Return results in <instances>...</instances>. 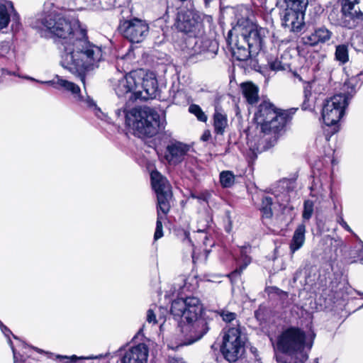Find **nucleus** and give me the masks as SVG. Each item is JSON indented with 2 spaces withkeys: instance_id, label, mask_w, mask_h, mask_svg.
Segmentation results:
<instances>
[{
  "instance_id": "obj_8",
  "label": "nucleus",
  "mask_w": 363,
  "mask_h": 363,
  "mask_svg": "<svg viewBox=\"0 0 363 363\" xmlns=\"http://www.w3.org/2000/svg\"><path fill=\"white\" fill-rule=\"evenodd\" d=\"M242 26V23L238 21L234 30L239 32L238 36L240 38V43H245L252 49L255 53L262 49L264 38L267 30L257 25L251 24L246 21V26Z\"/></svg>"
},
{
  "instance_id": "obj_12",
  "label": "nucleus",
  "mask_w": 363,
  "mask_h": 363,
  "mask_svg": "<svg viewBox=\"0 0 363 363\" xmlns=\"http://www.w3.org/2000/svg\"><path fill=\"white\" fill-rule=\"evenodd\" d=\"M118 29L124 38L133 43L142 42L149 32L147 23L138 18L121 21Z\"/></svg>"
},
{
  "instance_id": "obj_49",
  "label": "nucleus",
  "mask_w": 363,
  "mask_h": 363,
  "mask_svg": "<svg viewBox=\"0 0 363 363\" xmlns=\"http://www.w3.org/2000/svg\"><path fill=\"white\" fill-rule=\"evenodd\" d=\"M213 1V0H203L204 5L206 7H208L210 6V4Z\"/></svg>"
},
{
  "instance_id": "obj_46",
  "label": "nucleus",
  "mask_w": 363,
  "mask_h": 363,
  "mask_svg": "<svg viewBox=\"0 0 363 363\" xmlns=\"http://www.w3.org/2000/svg\"><path fill=\"white\" fill-rule=\"evenodd\" d=\"M169 363H185L182 359L179 358H172L169 360Z\"/></svg>"
},
{
  "instance_id": "obj_53",
  "label": "nucleus",
  "mask_w": 363,
  "mask_h": 363,
  "mask_svg": "<svg viewBox=\"0 0 363 363\" xmlns=\"http://www.w3.org/2000/svg\"><path fill=\"white\" fill-rule=\"evenodd\" d=\"M179 1L182 2H184V1H186L187 0H179Z\"/></svg>"
},
{
  "instance_id": "obj_7",
  "label": "nucleus",
  "mask_w": 363,
  "mask_h": 363,
  "mask_svg": "<svg viewBox=\"0 0 363 363\" xmlns=\"http://www.w3.org/2000/svg\"><path fill=\"white\" fill-rule=\"evenodd\" d=\"M235 322L236 324L229 325L225 332L221 346V352L229 362H235L242 355L246 340L240 325L237 320Z\"/></svg>"
},
{
  "instance_id": "obj_29",
  "label": "nucleus",
  "mask_w": 363,
  "mask_h": 363,
  "mask_svg": "<svg viewBox=\"0 0 363 363\" xmlns=\"http://www.w3.org/2000/svg\"><path fill=\"white\" fill-rule=\"evenodd\" d=\"M235 177L231 171H223L220 173V183L223 188H230L235 183Z\"/></svg>"
},
{
  "instance_id": "obj_21",
  "label": "nucleus",
  "mask_w": 363,
  "mask_h": 363,
  "mask_svg": "<svg viewBox=\"0 0 363 363\" xmlns=\"http://www.w3.org/2000/svg\"><path fill=\"white\" fill-rule=\"evenodd\" d=\"M15 11L13 4L10 1H0V30L6 28L11 20V15Z\"/></svg>"
},
{
  "instance_id": "obj_32",
  "label": "nucleus",
  "mask_w": 363,
  "mask_h": 363,
  "mask_svg": "<svg viewBox=\"0 0 363 363\" xmlns=\"http://www.w3.org/2000/svg\"><path fill=\"white\" fill-rule=\"evenodd\" d=\"M251 262V258L247 255H243L242 257V260L238 262V267L232 272L231 276L235 277L237 275H240L244 269L250 264Z\"/></svg>"
},
{
  "instance_id": "obj_30",
  "label": "nucleus",
  "mask_w": 363,
  "mask_h": 363,
  "mask_svg": "<svg viewBox=\"0 0 363 363\" xmlns=\"http://www.w3.org/2000/svg\"><path fill=\"white\" fill-rule=\"evenodd\" d=\"M357 79L354 77L349 79L346 81L343 86L345 93L342 94L348 97V101L356 91Z\"/></svg>"
},
{
  "instance_id": "obj_34",
  "label": "nucleus",
  "mask_w": 363,
  "mask_h": 363,
  "mask_svg": "<svg viewBox=\"0 0 363 363\" xmlns=\"http://www.w3.org/2000/svg\"><path fill=\"white\" fill-rule=\"evenodd\" d=\"M313 213V203L311 201L307 200L303 204V218L304 220H309Z\"/></svg>"
},
{
  "instance_id": "obj_1",
  "label": "nucleus",
  "mask_w": 363,
  "mask_h": 363,
  "mask_svg": "<svg viewBox=\"0 0 363 363\" xmlns=\"http://www.w3.org/2000/svg\"><path fill=\"white\" fill-rule=\"evenodd\" d=\"M41 24L61 40L62 67L78 75L84 84V73L98 68L103 60L101 48L88 40L86 28L74 17L50 13L41 19Z\"/></svg>"
},
{
  "instance_id": "obj_15",
  "label": "nucleus",
  "mask_w": 363,
  "mask_h": 363,
  "mask_svg": "<svg viewBox=\"0 0 363 363\" xmlns=\"http://www.w3.org/2000/svg\"><path fill=\"white\" fill-rule=\"evenodd\" d=\"M333 35V32L325 26H320L315 28L313 31L303 36L301 41L306 45L315 47L327 43Z\"/></svg>"
},
{
  "instance_id": "obj_19",
  "label": "nucleus",
  "mask_w": 363,
  "mask_h": 363,
  "mask_svg": "<svg viewBox=\"0 0 363 363\" xmlns=\"http://www.w3.org/2000/svg\"><path fill=\"white\" fill-rule=\"evenodd\" d=\"M306 226L299 225L295 230L289 245L290 252L294 255L295 252L301 249L305 242Z\"/></svg>"
},
{
  "instance_id": "obj_31",
  "label": "nucleus",
  "mask_w": 363,
  "mask_h": 363,
  "mask_svg": "<svg viewBox=\"0 0 363 363\" xmlns=\"http://www.w3.org/2000/svg\"><path fill=\"white\" fill-rule=\"evenodd\" d=\"M189 111L194 115L197 120L201 122H206L208 120L207 115L203 111L201 108L197 104H191L189 107Z\"/></svg>"
},
{
  "instance_id": "obj_33",
  "label": "nucleus",
  "mask_w": 363,
  "mask_h": 363,
  "mask_svg": "<svg viewBox=\"0 0 363 363\" xmlns=\"http://www.w3.org/2000/svg\"><path fill=\"white\" fill-rule=\"evenodd\" d=\"M160 212L162 211L157 207V219L156 223V229L154 235L155 240H158L163 236L162 223V220L163 219V217L161 216Z\"/></svg>"
},
{
  "instance_id": "obj_38",
  "label": "nucleus",
  "mask_w": 363,
  "mask_h": 363,
  "mask_svg": "<svg viewBox=\"0 0 363 363\" xmlns=\"http://www.w3.org/2000/svg\"><path fill=\"white\" fill-rule=\"evenodd\" d=\"M10 50V43L8 41L0 43V57L6 56Z\"/></svg>"
},
{
  "instance_id": "obj_25",
  "label": "nucleus",
  "mask_w": 363,
  "mask_h": 363,
  "mask_svg": "<svg viewBox=\"0 0 363 363\" xmlns=\"http://www.w3.org/2000/svg\"><path fill=\"white\" fill-rule=\"evenodd\" d=\"M227 126V116L225 113L216 110L213 114V127L215 133L218 135H223Z\"/></svg>"
},
{
  "instance_id": "obj_24",
  "label": "nucleus",
  "mask_w": 363,
  "mask_h": 363,
  "mask_svg": "<svg viewBox=\"0 0 363 363\" xmlns=\"http://www.w3.org/2000/svg\"><path fill=\"white\" fill-rule=\"evenodd\" d=\"M267 62L269 68L273 71L286 70L290 69V63L286 58L281 55L280 58L274 56L272 53L267 56Z\"/></svg>"
},
{
  "instance_id": "obj_23",
  "label": "nucleus",
  "mask_w": 363,
  "mask_h": 363,
  "mask_svg": "<svg viewBox=\"0 0 363 363\" xmlns=\"http://www.w3.org/2000/svg\"><path fill=\"white\" fill-rule=\"evenodd\" d=\"M57 89H63L67 91H69L74 98L81 101L82 97L80 96V88L74 83L63 79L59 75H56Z\"/></svg>"
},
{
  "instance_id": "obj_4",
  "label": "nucleus",
  "mask_w": 363,
  "mask_h": 363,
  "mask_svg": "<svg viewBox=\"0 0 363 363\" xmlns=\"http://www.w3.org/2000/svg\"><path fill=\"white\" fill-rule=\"evenodd\" d=\"M125 124L139 138L152 137L164 128V120L154 109L149 107L125 109Z\"/></svg>"
},
{
  "instance_id": "obj_35",
  "label": "nucleus",
  "mask_w": 363,
  "mask_h": 363,
  "mask_svg": "<svg viewBox=\"0 0 363 363\" xmlns=\"http://www.w3.org/2000/svg\"><path fill=\"white\" fill-rule=\"evenodd\" d=\"M0 328L2 331V333L4 334V335L8 337V343L9 344V345L12 350L13 354V359H14V362H16V350L13 345V342H12L11 338L9 337V335L11 333V332L6 326L4 325L3 323L1 322H0Z\"/></svg>"
},
{
  "instance_id": "obj_6",
  "label": "nucleus",
  "mask_w": 363,
  "mask_h": 363,
  "mask_svg": "<svg viewBox=\"0 0 363 363\" xmlns=\"http://www.w3.org/2000/svg\"><path fill=\"white\" fill-rule=\"evenodd\" d=\"M140 81L136 72H130L125 75L118 74L111 79V84L118 98L128 105L138 99Z\"/></svg>"
},
{
  "instance_id": "obj_22",
  "label": "nucleus",
  "mask_w": 363,
  "mask_h": 363,
  "mask_svg": "<svg viewBox=\"0 0 363 363\" xmlns=\"http://www.w3.org/2000/svg\"><path fill=\"white\" fill-rule=\"evenodd\" d=\"M242 93L249 104H255L259 99V88L252 82H244L240 86Z\"/></svg>"
},
{
  "instance_id": "obj_11",
  "label": "nucleus",
  "mask_w": 363,
  "mask_h": 363,
  "mask_svg": "<svg viewBox=\"0 0 363 363\" xmlns=\"http://www.w3.org/2000/svg\"><path fill=\"white\" fill-rule=\"evenodd\" d=\"M150 177L152 186L157 194L158 208L165 215L170 208L171 186L167 179L157 170L151 172Z\"/></svg>"
},
{
  "instance_id": "obj_40",
  "label": "nucleus",
  "mask_w": 363,
  "mask_h": 363,
  "mask_svg": "<svg viewBox=\"0 0 363 363\" xmlns=\"http://www.w3.org/2000/svg\"><path fill=\"white\" fill-rule=\"evenodd\" d=\"M27 79L31 80V81H35L38 83H40L42 84H48V85H50V86H53L54 88L55 89H58V86H57V79L55 77L52 80H49V81H40V80H36L32 77H26Z\"/></svg>"
},
{
  "instance_id": "obj_28",
  "label": "nucleus",
  "mask_w": 363,
  "mask_h": 363,
  "mask_svg": "<svg viewBox=\"0 0 363 363\" xmlns=\"http://www.w3.org/2000/svg\"><path fill=\"white\" fill-rule=\"evenodd\" d=\"M272 199L269 196H264L262 199L260 208L262 219H270L272 217Z\"/></svg>"
},
{
  "instance_id": "obj_47",
  "label": "nucleus",
  "mask_w": 363,
  "mask_h": 363,
  "mask_svg": "<svg viewBox=\"0 0 363 363\" xmlns=\"http://www.w3.org/2000/svg\"><path fill=\"white\" fill-rule=\"evenodd\" d=\"M166 329V320H163L162 323H160V332H163Z\"/></svg>"
},
{
  "instance_id": "obj_13",
  "label": "nucleus",
  "mask_w": 363,
  "mask_h": 363,
  "mask_svg": "<svg viewBox=\"0 0 363 363\" xmlns=\"http://www.w3.org/2000/svg\"><path fill=\"white\" fill-rule=\"evenodd\" d=\"M340 24L349 29L355 28L363 19V0H342Z\"/></svg>"
},
{
  "instance_id": "obj_3",
  "label": "nucleus",
  "mask_w": 363,
  "mask_h": 363,
  "mask_svg": "<svg viewBox=\"0 0 363 363\" xmlns=\"http://www.w3.org/2000/svg\"><path fill=\"white\" fill-rule=\"evenodd\" d=\"M312 346L313 342L307 341L306 334L303 330L289 327L280 333L274 345L275 350L288 357L277 355V361L279 363H305Z\"/></svg>"
},
{
  "instance_id": "obj_51",
  "label": "nucleus",
  "mask_w": 363,
  "mask_h": 363,
  "mask_svg": "<svg viewBox=\"0 0 363 363\" xmlns=\"http://www.w3.org/2000/svg\"><path fill=\"white\" fill-rule=\"evenodd\" d=\"M121 111H122V110H121V109H118V110L116 111V113H117V115H118V116H120V115H121Z\"/></svg>"
},
{
  "instance_id": "obj_39",
  "label": "nucleus",
  "mask_w": 363,
  "mask_h": 363,
  "mask_svg": "<svg viewBox=\"0 0 363 363\" xmlns=\"http://www.w3.org/2000/svg\"><path fill=\"white\" fill-rule=\"evenodd\" d=\"M104 357V356L103 354H100L99 356H89V357H77L76 355H72L70 357H68L67 356H60V355L57 356L58 358H65V359L69 358L72 360V362H74L76 359H93L102 358Z\"/></svg>"
},
{
  "instance_id": "obj_55",
  "label": "nucleus",
  "mask_w": 363,
  "mask_h": 363,
  "mask_svg": "<svg viewBox=\"0 0 363 363\" xmlns=\"http://www.w3.org/2000/svg\"><path fill=\"white\" fill-rule=\"evenodd\" d=\"M334 130L336 132L337 130L336 128V127L334 128Z\"/></svg>"
},
{
  "instance_id": "obj_5",
  "label": "nucleus",
  "mask_w": 363,
  "mask_h": 363,
  "mask_svg": "<svg viewBox=\"0 0 363 363\" xmlns=\"http://www.w3.org/2000/svg\"><path fill=\"white\" fill-rule=\"evenodd\" d=\"M254 119L260 125L262 132L277 133L285 126L288 115L284 111L277 109L269 101H264L255 113Z\"/></svg>"
},
{
  "instance_id": "obj_37",
  "label": "nucleus",
  "mask_w": 363,
  "mask_h": 363,
  "mask_svg": "<svg viewBox=\"0 0 363 363\" xmlns=\"http://www.w3.org/2000/svg\"><path fill=\"white\" fill-rule=\"evenodd\" d=\"M220 315L222 317L225 322L230 323L236 319L237 315L235 313H232L228 311H221Z\"/></svg>"
},
{
  "instance_id": "obj_54",
  "label": "nucleus",
  "mask_w": 363,
  "mask_h": 363,
  "mask_svg": "<svg viewBox=\"0 0 363 363\" xmlns=\"http://www.w3.org/2000/svg\"><path fill=\"white\" fill-rule=\"evenodd\" d=\"M13 337H14L15 339L18 340V338H17V337H16V336H15V335H13Z\"/></svg>"
},
{
  "instance_id": "obj_52",
  "label": "nucleus",
  "mask_w": 363,
  "mask_h": 363,
  "mask_svg": "<svg viewBox=\"0 0 363 363\" xmlns=\"http://www.w3.org/2000/svg\"><path fill=\"white\" fill-rule=\"evenodd\" d=\"M159 311L162 313V311H165L164 308H158Z\"/></svg>"
},
{
  "instance_id": "obj_45",
  "label": "nucleus",
  "mask_w": 363,
  "mask_h": 363,
  "mask_svg": "<svg viewBox=\"0 0 363 363\" xmlns=\"http://www.w3.org/2000/svg\"><path fill=\"white\" fill-rule=\"evenodd\" d=\"M311 87L309 84H307V86L304 88V94L306 99H307L309 96H311Z\"/></svg>"
},
{
  "instance_id": "obj_43",
  "label": "nucleus",
  "mask_w": 363,
  "mask_h": 363,
  "mask_svg": "<svg viewBox=\"0 0 363 363\" xmlns=\"http://www.w3.org/2000/svg\"><path fill=\"white\" fill-rule=\"evenodd\" d=\"M271 292H274V293H276L277 294H278L279 296H281L282 294L284 295V296H286V294L284 291H281L279 289L276 288V287L272 288L271 289Z\"/></svg>"
},
{
  "instance_id": "obj_50",
  "label": "nucleus",
  "mask_w": 363,
  "mask_h": 363,
  "mask_svg": "<svg viewBox=\"0 0 363 363\" xmlns=\"http://www.w3.org/2000/svg\"><path fill=\"white\" fill-rule=\"evenodd\" d=\"M87 105L89 106H91L94 105V102L92 101H91V100H88L87 101Z\"/></svg>"
},
{
  "instance_id": "obj_16",
  "label": "nucleus",
  "mask_w": 363,
  "mask_h": 363,
  "mask_svg": "<svg viewBox=\"0 0 363 363\" xmlns=\"http://www.w3.org/2000/svg\"><path fill=\"white\" fill-rule=\"evenodd\" d=\"M149 349L144 343L128 347L121 359V363H147Z\"/></svg>"
},
{
  "instance_id": "obj_27",
  "label": "nucleus",
  "mask_w": 363,
  "mask_h": 363,
  "mask_svg": "<svg viewBox=\"0 0 363 363\" xmlns=\"http://www.w3.org/2000/svg\"><path fill=\"white\" fill-rule=\"evenodd\" d=\"M335 58L341 65L347 63L349 61L348 45L346 44L337 45L335 48Z\"/></svg>"
},
{
  "instance_id": "obj_48",
  "label": "nucleus",
  "mask_w": 363,
  "mask_h": 363,
  "mask_svg": "<svg viewBox=\"0 0 363 363\" xmlns=\"http://www.w3.org/2000/svg\"><path fill=\"white\" fill-rule=\"evenodd\" d=\"M32 348L35 350L38 353H40V354H49L48 352H45L44 350L40 349V348H38V347H32Z\"/></svg>"
},
{
  "instance_id": "obj_36",
  "label": "nucleus",
  "mask_w": 363,
  "mask_h": 363,
  "mask_svg": "<svg viewBox=\"0 0 363 363\" xmlns=\"http://www.w3.org/2000/svg\"><path fill=\"white\" fill-rule=\"evenodd\" d=\"M147 321L149 323L156 324L159 323L160 321L163 320V317L161 315L159 316L158 318H157V315L153 309H149L147 311Z\"/></svg>"
},
{
  "instance_id": "obj_17",
  "label": "nucleus",
  "mask_w": 363,
  "mask_h": 363,
  "mask_svg": "<svg viewBox=\"0 0 363 363\" xmlns=\"http://www.w3.org/2000/svg\"><path fill=\"white\" fill-rule=\"evenodd\" d=\"M157 91V81L155 77L145 76L139 84V95L138 99L148 100L155 98Z\"/></svg>"
},
{
  "instance_id": "obj_2",
  "label": "nucleus",
  "mask_w": 363,
  "mask_h": 363,
  "mask_svg": "<svg viewBox=\"0 0 363 363\" xmlns=\"http://www.w3.org/2000/svg\"><path fill=\"white\" fill-rule=\"evenodd\" d=\"M203 310L200 300L194 296L180 298L172 301L170 313L177 322L179 333L176 345L168 346L176 350L180 346L191 345L200 340L208 330L207 322L201 318Z\"/></svg>"
},
{
  "instance_id": "obj_41",
  "label": "nucleus",
  "mask_w": 363,
  "mask_h": 363,
  "mask_svg": "<svg viewBox=\"0 0 363 363\" xmlns=\"http://www.w3.org/2000/svg\"><path fill=\"white\" fill-rule=\"evenodd\" d=\"M337 223L347 231L352 233L354 236H357L352 231L351 228L348 225L346 221L343 219L342 216H339L337 219Z\"/></svg>"
},
{
  "instance_id": "obj_26",
  "label": "nucleus",
  "mask_w": 363,
  "mask_h": 363,
  "mask_svg": "<svg viewBox=\"0 0 363 363\" xmlns=\"http://www.w3.org/2000/svg\"><path fill=\"white\" fill-rule=\"evenodd\" d=\"M283 4L281 8H285L291 10H296L298 11H306V7L308 4V0H282Z\"/></svg>"
},
{
  "instance_id": "obj_18",
  "label": "nucleus",
  "mask_w": 363,
  "mask_h": 363,
  "mask_svg": "<svg viewBox=\"0 0 363 363\" xmlns=\"http://www.w3.org/2000/svg\"><path fill=\"white\" fill-rule=\"evenodd\" d=\"M189 150L188 145L180 142H175L167 146L165 157L169 163L177 164L183 160Z\"/></svg>"
},
{
  "instance_id": "obj_44",
  "label": "nucleus",
  "mask_w": 363,
  "mask_h": 363,
  "mask_svg": "<svg viewBox=\"0 0 363 363\" xmlns=\"http://www.w3.org/2000/svg\"><path fill=\"white\" fill-rule=\"evenodd\" d=\"M210 138H211V133L209 130H206L202 135L201 140L203 141H207Z\"/></svg>"
},
{
  "instance_id": "obj_9",
  "label": "nucleus",
  "mask_w": 363,
  "mask_h": 363,
  "mask_svg": "<svg viewBox=\"0 0 363 363\" xmlns=\"http://www.w3.org/2000/svg\"><path fill=\"white\" fill-rule=\"evenodd\" d=\"M348 105V97L343 94H336L327 99L322 109V118L328 125H335L345 114Z\"/></svg>"
},
{
  "instance_id": "obj_10",
  "label": "nucleus",
  "mask_w": 363,
  "mask_h": 363,
  "mask_svg": "<svg viewBox=\"0 0 363 363\" xmlns=\"http://www.w3.org/2000/svg\"><path fill=\"white\" fill-rule=\"evenodd\" d=\"M177 29L189 35L196 38L203 32V25L200 16L196 12L190 10L178 13Z\"/></svg>"
},
{
  "instance_id": "obj_20",
  "label": "nucleus",
  "mask_w": 363,
  "mask_h": 363,
  "mask_svg": "<svg viewBox=\"0 0 363 363\" xmlns=\"http://www.w3.org/2000/svg\"><path fill=\"white\" fill-rule=\"evenodd\" d=\"M255 53L246 43H240V38L237 36L236 42L233 47V55L239 61H245Z\"/></svg>"
},
{
  "instance_id": "obj_42",
  "label": "nucleus",
  "mask_w": 363,
  "mask_h": 363,
  "mask_svg": "<svg viewBox=\"0 0 363 363\" xmlns=\"http://www.w3.org/2000/svg\"><path fill=\"white\" fill-rule=\"evenodd\" d=\"M210 197H211V194L209 192L206 191L205 193L201 194L199 196V199H202V200L206 201H208V199H210Z\"/></svg>"
},
{
  "instance_id": "obj_14",
  "label": "nucleus",
  "mask_w": 363,
  "mask_h": 363,
  "mask_svg": "<svg viewBox=\"0 0 363 363\" xmlns=\"http://www.w3.org/2000/svg\"><path fill=\"white\" fill-rule=\"evenodd\" d=\"M304 14V12L281 8L280 11L281 25L291 32H301L305 26Z\"/></svg>"
}]
</instances>
